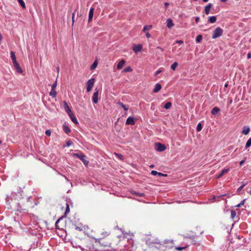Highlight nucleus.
I'll return each instance as SVG.
<instances>
[{"instance_id": "nucleus-1", "label": "nucleus", "mask_w": 251, "mask_h": 251, "mask_svg": "<svg viewBox=\"0 0 251 251\" xmlns=\"http://www.w3.org/2000/svg\"><path fill=\"white\" fill-rule=\"evenodd\" d=\"M23 191H18L17 192H12L10 196L11 200H20L23 199Z\"/></svg>"}, {"instance_id": "nucleus-2", "label": "nucleus", "mask_w": 251, "mask_h": 251, "mask_svg": "<svg viewBox=\"0 0 251 251\" xmlns=\"http://www.w3.org/2000/svg\"><path fill=\"white\" fill-rule=\"evenodd\" d=\"M223 30L221 28H220L219 27H217L213 31L212 38L215 39V38H217L222 36V35L223 34Z\"/></svg>"}, {"instance_id": "nucleus-3", "label": "nucleus", "mask_w": 251, "mask_h": 251, "mask_svg": "<svg viewBox=\"0 0 251 251\" xmlns=\"http://www.w3.org/2000/svg\"><path fill=\"white\" fill-rule=\"evenodd\" d=\"M95 83V78H92L87 82V92H89L91 91Z\"/></svg>"}, {"instance_id": "nucleus-4", "label": "nucleus", "mask_w": 251, "mask_h": 251, "mask_svg": "<svg viewBox=\"0 0 251 251\" xmlns=\"http://www.w3.org/2000/svg\"><path fill=\"white\" fill-rule=\"evenodd\" d=\"M155 149L156 151H163L166 150V146L162 144H161L160 143H155Z\"/></svg>"}, {"instance_id": "nucleus-5", "label": "nucleus", "mask_w": 251, "mask_h": 251, "mask_svg": "<svg viewBox=\"0 0 251 251\" xmlns=\"http://www.w3.org/2000/svg\"><path fill=\"white\" fill-rule=\"evenodd\" d=\"M196 236L195 233L192 234V235L187 234L184 236V238L186 239H190L191 240V244L194 245L196 243V241L195 240Z\"/></svg>"}, {"instance_id": "nucleus-6", "label": "nucleus", "mask_w": 251, "mask_h": 251, "mask_svg": "<svg viewBox=\"0 0 251 251\" xmlns=\"http://www.w3.org/2000/svg\"><path fill=\"white\" fill-rule=\"evenodd\" d=\"M99 90L97 89H95V92L93 94V96L92 97V100L93 102L97 104L99 100Z\"/></svg>"}, {"instance_id": "nucleus-7", "label": "nucleus", "mask_w": 251, "mask_h": 251, "mask_svg": "<svg viewBox=\"0 0 251 251\" xmlns=\"http://www.w3.org/2000/svg\"><path fill=\"white\" fill-rule=\"evenodd\" d=\"M110 232L108 231H103L101 232L100 234L102 236V237L98 239H96V242H99L101 239L108 236L109 235H110Z\"/></svg>"}, {"instance_id": "nucleus-8", "label": "nucleus", "mask_w": 251, "mask_h": 251, "mask_svg": "<svg viewBox=\"0 0 251 251\" xmlns=\"http://www.w3.org/2000/svg\"><path fill=\"white\" fill-rule=\"evenodd\" d=\"M17 211L23 213H27L28 212L27 209L23 207L20 203H18Z\"/></svg>"}, {"instance_id": "nucleus-9", "label": "nucleus", "mask_w": 251, "mask_h": 251, "mask_svg": "<svg viewBox=\"0 0 251 251\" xmlns=\"http://www.w3.org/2000/svg\"><path fill=\"white\" fill-rule=\"evenodd\" d=\"M229 171V169L228 168H224L221 171V173L218 175H217V178H221L223 175L228 173Z\"/></svg>"}, {"instance_id": "nucleus-10", "label": "nucleus", "mask_w": 251, "mask_h": 251, "mask_svg": "<svg viewBox=\"0 0 251 251\" xmlns=\"http://www.w3.org/2000/svg\"><path fill=\"white\" fill-rule=\"evenodd\" d=\"M13 65H14V68H15V69L16 70V71L18 73H20V74H21L23 73V70L22 69H21V68L20 67L19 63L17 62H15V63H13Z\"/></svg>"}, {"instance_id": "nucleus-11", "label": "nucleus", "mask_w": 251, "mask_h": 251, "mask_svg": "<svg viewBox=\"0 0 251 251\" xmlns=\"http://www.w3.org/2000/svg\"><path fill=\"white\" fill-rule=\"evenodd\" d=\"M126 124L128 125H132V126L134 125L135 122L134 121L133 118L131 117H129L126 121Z\"/></svg>"}, {"instance_id": "nucleus-12", "label": "nucleus", "mask_w": 251, "mask_h": 251, "mask_svg": "<svg viewBox=\"0 0 251 251\" xmlns=\"http://www.w3.org/2000/svg\"><path fill=\"white\" fill-rule=\"evenodd\" d=\"M63 104H64V109L66 111V112L68 114H71L72 113V111H71V110L70 109V108L69 107L68 104H67V102L66 101H63Z\"/></svg>"}, {"instance_id": "nucleus-13", "label": "nucleus", "mask_w": 251, "mask_h": 251, "mask_svg": "<svg viewBox=\"0 0 251 251\" xmlns=\"http://www.w3.org/2000/svg\"><path fill=\"white\" fill-rule=\"evenodd\" d=\"M142 49V45H135L133 48V51L137 53L139 51H140Z\"/></svg>"}, {"instance_id": "nucleus-14", "label": "nucleus", "mask_w": 251, "mask_h": 251, "mask_svg": "<svg viewBox=\"0 0 251 251\" xmlns=\"http://www.w3.org/2000/svg\"><path fill=\"white\" fill-rule=\"evenodd\" d=\"M71 243L73 248L75 249L79 248L80 249L81 251H83L84 250V249L82 248L81 246L78 245L76 242H71Z\"/></svg>"}, {"instance_id": "nucleus-15", "label": "nucleus", "mask_w": 251, "mask_h": 251, "mask_svg": "<svg viewBox=\"0 0 251 251\" xmlns=\"http://www.w3.org/2000/svg\"><path fill=\"white\" fill-rule=\"evenodd\" d=\"M212 5L211 3H208L204 8L205 13L206 15H208L209 14L210 9L211 8Z\"/></svg>"}, {"instance_id": "nucleus-16", "label": "nucleus", "mask_w": 251, "mask_h": 251, "mask_svg": "<svg viewBox=\"0 0 251 251\" xmlns=\"http://www.w3.org/2000/svg\"><path fill=\"white\" fill-rule=\"evenodd\" d=\"M94 8L93 7H91L90 9L89 13V18H88V22H90L92 20L93 14H94Z\"/></svg>"}, {"instance_id": "nucleus-17", "label": "nucleus", "mask_w": 251, "mask_h": 251, "mask_svg": "<svg viewBox=\"0 0 251 251\" xmlns=\"http://www.w3.org/2000/svg\"><path fill=\"white\" fill-rule=\"evenodd\" d=\"M166 24L167 26L169 28H172L174 25L173 20L171 19H168L167 20Z\"/></svg>"}, {"instance_id": "nucleus-18", "label": "nucleus", "mask_w": 251, "mask_h": 251, "mask_svg": "<svg viewBox=\"0 0 251 251\" xmlns=\"http://www.w3.org/2000/svg\"><path fill=\"white\" fill-rule=\"evenodd\" d=\"M161 89V85L159 83H156L155 85L154 88L153 90V93H157Z\"/></svg>"}, {"instance_id": "nucleus-19", "label": "nucleus", "mask_w": 251, "mask_h": 251, "mask_svg": "<svg viewBox=\"0 0 251 251\" xmlns=\"http://www.w3.org/2000/svg\"><path fill=\"white\" fill-rule=\"evenodd\" d=\"M126 63V61L124 60H121L118 64L117 66V69L118 70H121L123 67L124 66V65H125Z\"/></svg>"}, {"instance_id": "nucleus-20", "label": "nucleus", "mask_w": 251, "mask_h": 251, "mask_svg": "<svg viewBox=\"0 0 251 251\" xmlns=\"http://www.w3.org/2000/svg\"><path fill=\"white\" fill-rule=\"evenodd\" d=\"M250 131V128L249 126H245L243 127V129L242 131V134L244 135H247Z\"/></svg>"}, {"instance_id": "nucleus-21", "label": "nucleus", "mask_w": 251, "mask_h": 251, "mask_svg": "<svg viewBox=\"0 0 251 251\" xmlns=\"http://www.w3.org/2000/svg\"><path fill=\"white\" fill-rule=\"evenodd\" d=\"M62 127L63 131H64L65 133H66V134H68L70 132L71 129L67 125H63Z\"/></svg>"}, {"instance_id": "nucleus-22", "label": "nucleus", "mask_w": 251, "mask_h": 251, "mask_svg": "<svg viewBox=\"0 0 251 251\" xmlns=\"http://www.w3.org/2000/svg\"><path fill=\"white\" fill-rule=\"evenodd\" d=\"M68 115H69L70 118L71 119L72 121L74 123L76 124H77V120L73 113L69 114Z\"/></svg>"}, {"instance_id": "nucleus-23", "label": "nucleus", "mask_w": 251, "mask_h": 251, "mask_svg": "<svg viewBox=\"0 0 251 251\" xmlns=\"http://www.w3.org/2000/svg\"><path fill=\"white\" fill-rule=\"evenodd\" d=\"M10 55H11V58L13 61V63H14L17 62V61L16 60V55L15 54L14 52L13 51H10Z\"/></svg>"}, {"instance_id": "nucleus-24", "label": "nucleus", "mask_w": 251, "mask_h": 251, "mask_svg": "<svg viewBox=\"0 0 251 251\" xmlns=\"http://www.w3.org/2000/svg\"><path fill=\"white\" fill-rule=\"evenodd\" d=\"M220 111V109L217 107H214L211 110L212 114L216 115L218 112Z\"/></svg>"}, {"instance_id": "nucleus-25", "label": "nucleus", "mask_w": 251, "mask_h": 251, "mask_svg": "<svg viewBox=\"0 0 251 251\" xmlns=\"http://www.w3.org/2000/svg\"><path fill=\"white\" fill-rule=\"evenodd\" d=\"M217 18L216 16H211L208 18V22L210 23H214L216 21Z\"/></svg>"}, {"instance_id": "nucleus-26", "label": "nucleus", "mask_w": 251, "mask_h": 251, "mask_svg": "<svg viewBox=\"0 0 251 251\" xmlns=\"http://www.w3.org/2000/svg\"><path fill=\"white\" fill-rule=\"evenodd\" d=\"M57 93L55 89H51L50 92V96L52 98H55L56 96Z\"/></svg>"}, {"instance_id": "nucleus-27", "label": "nucleus", "mask_w": 251, "mask_h": 251, "mask_svg": "<svg viewBox=\"0 0 251 251\" xmlns=\"http://www.w3.org/2000/svg\"><path fill=\"white\" fill-rule=\"evenodd\" d=\"M118 104L121 106L125 111H127L128 109V107L125 105L123 103L119 101L118 102Z\"/></svg>"}, {"instance_id": "nucleus-28", "label": "nucleus", "mask_w": 251, "mask_h": 251, "mask_svg": "<svg viewBox=\"0 0 251 251\" xmlns=\"http://www.w3.org/2000/svg\"><path fill=\"white\" fill-rule=\"evenodd\" d=\"M131 193L133 195H134L138 197H143L145 195L143 193L137 192L135 191H132Z\"/></svg>"}, {"instance_id": "nucleus-29", "label": "nucleus", "mask_w": 251, "mask_h": 251, "mask_svg": "<svg viewBox=\"0 0 251 251\" xmlns=\"http://www.w3.org/2000/svg\"><path fill=\"white\" fill-rule=\"evenodd\" d=\"M223 196H226L227 198H230V195L229 194H225L221 195L217 197L214 196L213 199L215 200V201H217L216 198L219 199L220 198L223 197Z\"/></svg>"}, {"instance_id": "nucleus-30", "label": "nucleus", "mask_w": 251, "mask_h": 251, "mask_svg": "<svg viewBox=\"0 0 251 251\" xmlns=\"http://www.w3.org/2000/svg\"><path fill=\"white\" fill-rule=\"evenodd\" d=\"M98 65V62L97 60L95 61L90 67V69L93 70L95 69Z\"/></svg>"}, {"instance_id": "nucleus-31", "label": "nucleus", "mask_w": 251, "mask_h": 251, "mask_svg": "<svg viewBox=\"0 0 251 251\" xmlns=\"http://www.w3.org/2000/svg\"><path fill=\"white\" fill-rule=\"evenodd\" d=\"M202 36L201 35H199L196 37V41L197 43H200L201 41Z\"/></svg>"}, {"instance_id": "nucleus-32", "label": "nucleus", "mask_w": 251, "mask_h": 251, "mask_svg": "<svg viewBox=\"0 0 251 251\" xmlns=\"http://www.w3.org/2000/svg\"><path fill=\"white\" fill-rule=\"evenodd\" d=\"M251 146V138H250L247 142L245 145V149H247Z\"/></svg>"}, {"instance_id": "nucleus-33", "label": "nucleus", "mask_w": 251, "mask_h": 251, "mask_svg": "<svg viewBox=\"0 0 251 251\" xmlns=\"http://www.w3.org/2000/svg\"><path fill=\"white\" fill-rule=\"evenodd\" d=\"M152 28V25H145L143 29V31L144 32H145L146 30H149Z\"/></svg>"}, {"instance_id": "nucleus-34", "label": "nucleus", "mask_w": 251, "mask_h": 251, "mask_svg": "<svg viewBox=\"0 0 251 251\" xmlns=\"http://www.w3.org/2000/svg\"><path fill=\"white\" fill-rule=\"evenodd\" d=\"M171 106L172 103L171 102H168L164 105V107L166 109H168L171 107Z\"/></svg>"}, {"instance_id": "nucleus-35", "label": "nucleus", "mask_w": 251, "mask_h": 251, "mask_svg": "<svg viewBox=\"0 0 251 251\" xmlns=\"http://www.w3.org/2000/svg\"><path fill=\"white\" fill-rule=\"evenodd\" d=\"M178 66V63L176 62H174L171 66V68L173 70H175L176 68Z\"/></svg>"}, {"instance_id": "nucleus-36", "label": "nucleus", "mask_w": 251, "mask_h": 251, "mask_svg": "<svg viewBox=\"0 0 251 251\" xmlns=\"http://www.w3.org/2000/svg\"><path fill=\"white\" fill-rule=\"evenodd\" d=\"M132 71V69L130 67H127L124 69L123 71V72H131Z\"/></svg>"}, {"instance_id": "nucleus-37", "label": "nucleus", "mask_w": 251, "mask_h": 251, "mask_svg": "<svg viewBox=\"0 0 251 251\" xmlns=\"http://www.w3.org/2000/svg\"><path fill=\"white\" fill-rule=\"evenodd\" d=\"M84 163L85 166H87L89 163V161L85 159V158H79Z\"/></svg>"}, {"instance_id": "nucleus-38", "label": "nucleus", "mask_w": 251, "mask_h": 251, "mask_svg": "<svg viewBox=\"0 0 251 251\" xmlns=\"http://www.w3.org/2000/svg\"><path fill=\"white\" fill-rule=\"evenodd\" d=\"M62 219H63V217H61V218H59V219L56 221V222H55V228H56V229H59V226H58V223L60 222V221L61 220H62Z\"/></svg>"}, {"instance_id": "nucleus-39", "label": "nucleus", "mask_w": 251, "mask_h": 251, "mask_svg": "<svg viewBox=\"0 0 251 251\" xmlns=\"http://www.w3.org/2000/svg\"><path fill=\"white\" fill-rule=\"evenodd\" d=\"M18 2H19V3L20 4V5H21V6L25 9V3L24 2V1H23V0H18Z\"/></svg>"}, {"instance_id": "nucleus-40", "label": "nucleus", "mask_w": 251, "mask_h": 251, "mask_svg": "<svg viewBox=\"0 0 251 251\" xmlns=\"http://www.w3.org/2000/svg\"><path fill=\"white\" fill-rule=\"evenodd\" d=\"M202 126L201 124V123H199L197 125L196 130L198 132H200L202 129Z\"/></svg>"}, {"instance_id": "nucleus-41", "label": "nucleus", "mask_w": 251, "mask_h": 251, "mask_svg": "<svg viewBox=\"0 0 251 251\" xmlns=\"http://www.w3.org/2000/svg\"><path fill=\"white\" fill-rule=\"evenodd\" d=\"M245 201H246L245 199L242 200L239 204L236 205L235 206V207H241L242 205H243L244 204Z\"/></svg>"}, {"instance_id": "nucleus-42", "label": "nucleus", "mask_w": 251, "mask_h": 251, "mask_svg": "<svg viewBox=\"0 0 251 251\" xmlns=\"http://www.w3.org/2000/svg\"><path fill=\"white\" fill-rule=\"evenodd\" d=\"M173 242H174V241L172 240H168V239H166V240H164L163 242H162V243L163 244H168V243L173 244Z\"/></svg>"}, {"instance_id": "nucleus-43", "label": "nucleus", "mask_w": 251, "mask_h": 251, "mask_svg": "<svg viewBox=\"0 0 251 251\" xmlns=\"http://www.w3.org/2000/svg\"><path fill=\"white\" fill-rule=\"evenodd\" d=\"M236 212L234 210H231V218L232 220H233L236 216Z\"/></svg>"}, {"instance_id": "nucleus-44", "label": "nucleus", "mask_w": 251, "mask_h": 251, "mask_svg": "<svg viewBox=\"0 0 251 251\" xmlns=\"http://www.w3.org/2000/svg\"><path fill=\"white\" fill-rule=\"evenodd\" d=\"M73 144V142L71 140H69L68 141L66 144L65 145H64V147H69L70 146H71V145Z\"/></svg>"}, {"instance_id": "nucleus-45", "label": "nucleus", "mask_w": 251, "mask_h": 251, "mask_svg": "<svg viewBox=\"0 0 251 251\" xmlns=\"http://www.w3.org/2000/svg\"><path fill=\"white\" fill-rule=\"evenodd\" d=\"M246 185V184H243L242 185H241V186H240L237 190V192L239 193L242 190V189L244 188V187Z\"/></svg>"}, {"instance_id": "nucleus-46", "label": "nucleus", "mask_w": 251, "mask_h": 251, "mask_svg": "<svg viewBox=\"0 0 251 251\" xmlns=\"http://www.w3.org/2000/svg\"><path fill=\"white\" fill-rule=\"evenodd\" d=\"M157 175L159 176H165V177H166V176H168L167 174H163V173H160V172H158Z\"/></svg>"}, {"instance_id": "nucleus-47", "label": "nucleus", "mask_w": 251, "mask_h": 251, "mask_svg": "<svg viewBox=\"0 0 251 251\" xmlns=\"http://www.w3.org/2000/svg\"><path fill=\"white\" fill-rule=\"evenodd\" d=\"M70 212V208L69 204H66V210H65V214H67L68 213Z\"/></svg>"}, {"instance_id": "nucleus-48", "label": "nucleus", "mask_w": 251, "mask_h": 251, "mask_svg": "<svg viewBox=\"0 0 251 251\" xmlns=\"http://www.w3.org/2000/svg\"><path fill=\"white\" fill-rule=\"evenodd\" d=\"M57 86V80L54 82V83L52 84L51 86V89H55Z\"/></svg>"}, {"instance_id": "nucleus-49", "label": "nucleus", "mask_w": 251, "mask_h": 251, "mask_svg": "<svg viewBox=\"0 0 251 251\" xmlns=\"http://www.w3.org/2000/svg\"><path fill=\"white\" fill-rule=\"evenodd\" d=\"M186 248V247H176V250L178 251H182L183 250L185 249Z\"/></svg>"}, {"instance_id": "nucleus-50", "label": "nucleus", "mask_w": 251, "mask_h": 251, "mask_svg": "<svg viewBox=\"0 0 251 251\" xmlns=\"http://www.w3.org/2000/svg\"><path fill=\"white\" fill-rule=\"evenodd\" d=\"M45 134L48 136H50L51 134V131L50 130H47L46 131H45Z\"/></svg>"}, {"instance_id": "nucleus-51", "label": "nucleus", "mask_w": 251, "mask_h": 251, "mask_svg": "<svg viewBox=\"0 0 251 251\" xmlns=\"http://www.w3.org/2000/svg\"><path fill=\"white\" fill-rule=\"evenodd\" d=\"M152 176H156L158 174V172L156 171H152L151 172V173Z\"/></svg>"}, {"instance_id": "nucleus-52", "label": "nucleus", "mask_w": 251, "mask_h": 251, "mask_svg": "<svg viewBox=\"0 0 251 251\" xmlns=\"http://www.w3.org/2000/svg\"><path fill=\"white\" fill-rule=\"evenodd\" d=\"M176 43L179 44H182L183 43V41L182 40H176Z\"/></svg>"}, {"instance_id": "nucleus-53", "label": "nucleus", "mask_w": 251, "mask_h": 251, "mask_svg": "<svg viewBox=\"0 0 251 251\" xmlns=\"http://www.w3.org/2000/svg\"><path fill=\"white\" fill-rule=\"evenodd\" d=\"M245 162V160H242L241 161L239 162V165L240 166H242V165Z\"/></svg>"}, {"instance_id": "nucleus-54", "label": "nucleus", "mask_w": 251, "mask_h": 251, "mask_svg": "<svg viewBox=\"0 0 251 251\" xmlns=\"http://www.w3.org/2000/svg\"><path fill=\"white\" fill-rule=\"evenodd\" d=\"M161 72V70H157V71L155 72V73L154 75H158V74H159Z\"/></svg>"}, {"instance_id": "nucleus-55", "label": "nucleus", "mask_w": 251, "mask_h": 251, "mask_svg": "<svg viewBox=\"0 0 251 251\" xmlns=\"http://www.w3.org/2000/svg\"><path fill=\"white\" fill-rule=\"evenodd\" d=\"M146 37L148 38H149L150 37H151V34L149 33V32H147L146 33Z\"/></svg>"}, {"instance_id": "nucleus-56", "label": "nucleus", "mask_w": 251, "mask_h": 251, "mask_svg": "<svg viewBox=\"0 0 251 251\" xmlns=\"http://www.w3.org/2000/svg\"><path fill=\"white\" fill-rule=\"evenodd\" d=\"M251 58V53L250 52H249L247 54V58L250 59Z\"/></svg>"}, {"instance_id": "nucleus-57", "label": "nucleus", "mask_w": 251, "mask_h": 251, "mask_svg": "<svg viewBox=\"0 0 251 251\" xmlns=\"http://www.w3.org/2000/svg\"><path fill=\"white\" fill-rule=\"evenodd\" d=\"M75 228L76 230H79V231L82 230V228L81 227L77 226H75Z\"/></svg>"}, {"instance_id": "nucleus-58", "label": "nucleus", "mask_w": 251, "mask_h": 251, "mask_svg": "<svg viewBox=\"0 0 251 251\" xmlns=\"http://www.w3.org/2000/svg\"><path fill=\"white\" fill-rule=\"evenodd\" d=\"M195 21L196 23H198L200 21V18L197 17L195 18Z\"/></svg>"}, {"instance_id": "nucleus-59", "label": "nucleus", "mask_w": 251, "mask_h": 251, "mask_svg": "<svg viewBox=\"0 0 251 251\" xmlns=\"http://www.w3.org/2000/svg\"><path fill=\"white\" fill-rule=\"evenodd\" d=\"M164 5L166 8H167L168 6L169 5V3L168 2H165Z\"/></svg>"}, {"instance_id": "nucleus-60", "label": "nucleus", "mask_w": 251, "mask_h": 251, "mask_svg": "<svg viewBox=\"0 0 251 251\" xmlns=\"http://www.w3.org/2000/svg\"><path fill=\"white\" fill-rule=\"evenodd\" d=\"M74 17H75V13H73V15H72V21H73V24H74Z\"/></svg>"}, {"instance_id": "nucleus-61", "label": "nucleus", "mask_w": 251, "mask_h": 251, "mask_svg": "<svg viewBox=\"0 0 251 251\" xmlns=\"http://www.w3.org/2000/svg\"><path fill=\"white\" fill-rule=\"evenodd\" d=\"M5 200H6V202L7 203L9 202V197L8 196H7V198H6Z\"/></svg>"}, {"instance_id": "nucleus-62", "label": "nucleus", "mask_w": 251, "mask_h": 251, "mask_svg": "<svg viewBox=\"0 0 251 251\" xmlns=\"http://www.w3.org/2000/svg\"><path fill=\"white\" fill-rule=\"evenodd\" d=\"M59 175H61V174L59 173H58ZM62 176H63V177H65V179H66L67 181H69V179L66 176H65L64 175H61Z\"/></svg>"}, {"instance_id": "nucleus-63", "label": "nucleus", "mask_w": 251, "mask_h": 251, "mask_svg": "<svg viewBox=\"0 0 251 251\" xmlns=\"http://www.w3.org/2000/svg\"><path fill=\"white\" fill-rule=\"evenodd\" d=\"M56 70H57V74H58L59 72V66H57V67L56 68Z\"/></svg>"}, {"instance_id": "nucleus-64", "label": "nucleus", "mask_w": 251, "mask_h": 251, "mask_svg": "<svg viewBox=\"0 0 251 251\" xmlns=\"http://www.w3.org/2000/svg\"><path fill=\"white\" fill-rule=\"evenodd\" d=\"M157 49H159V50H161V51H163V50H164L163 49H162V48H161V47H157Z\"/></svg>"}]
</instances>
